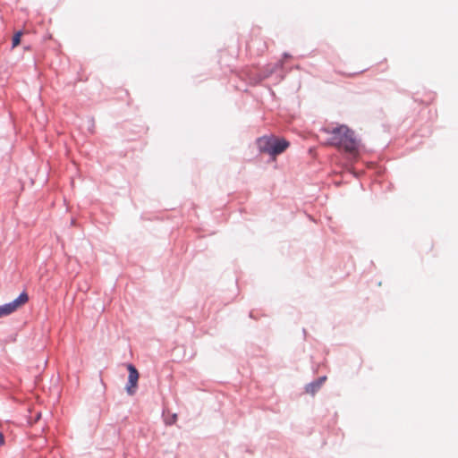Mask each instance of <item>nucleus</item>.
Returning <instances> with one entry per match:
<instances>
[{
    "label": "nucleus",
    "instance_id": "1",
    "mask_svg": "<svg viewBox=\"0 0 458 458\" xmlns=\"http://www.w3.org/2000/svg\"><path fill=\"white\" fill-rule=\"evenodd\" d=\"M322 131L330 135L328 139L329 145L343 149L351 155L357 154L358 141L355 139L354 132L348 126H327L323 128Z\"/></svg>",
    "mask_w": 458,
    "mask_h": 458
},
{
    "label": "nucleus",
    "instance_id": "2",
    "mask_svg": "<svg viewBox=\"0 0 458 458\" xmlns=\"http://www.w3.org/2000/svg\"><path fill=\"white\" fill-rule=\"evenodd\" d=\"M257 145L260 152L267 153L275 159L288 148L290 143L275 136H263L258 139Z\"/></svg>",
    "mask_w": 458,
    "mask_h": 458
},
{
    "label": "nucleus",
    "instance_id": "3",
    "mask_svg": "<svg viewBox=\"0 0 458 458\" xmlns=\"http://www.w3.org/2000/svg\"><path fill=\"white\" fill-rule=\"evenodd\" d=\"M28 301V294L25 292L21 293L13 301L0 306V318L12 314L20 307L27 303Z\"/></svg>",
    "mask_w": 458,
    "mask_h": 458
},
{
    "label": "nucleus",
    "instance_id": "4",
    "mask_svg": "<svg viewBox=\"0 0 458 458\" xmlns=\"http://www.w3.org/2000/svg\"><path fill=\"white\" fill-rule=\"evenodd\" d=\"M127 369L129 371V376L128 384L126 386V391L130 395H132L135 393L136 388L138 386V380L140 376L138 370L132 364H128Z\"/></svg>",
    "mask_w": 458,
    "mask_h": 458
},
{
    "label": "nucleus",
    "instance_id": "5",
    "mask_svg": "<svg viewBox=\"0 0 458 458\" xmlns=\"http://www.w3.org/2000/svg\"><path fill=\"white\" fill-rule=\"evenodd\" d=\"M22 36L21 31L16 32L13 37V48L16 47L21 43V38Z\"/></svg>",
    "mask_w": 458,
    "mask_h": 458
},
{
    "label": "nucleus",
    "instance_id": "6",
    "mask_svg": "<svg viewBox=\"0 0 458 458\" xmlns=\"http://www.w3.org/2000/svg\"><path fill=\"white\" fill-rule=\"evenodd\" d=\"M317 383L312 382L306 386V392L310 394H315L320 387H316Z\"/></svg>",
    "mask_w": 458,
    "mask_h": 458
},
{
    "label": "nucleus",
    "instance_id": "7",
    "mask_svg": "<svg viewBox=\"0 0 458 458\" xmlns=\"http://www.w3.org/2000/svg\"><path fill=\"white\" fill-rule=\"evenodd\" d=\"M327 377H319L318 380H316L315 382L317 383L316 385V387H321V386L324 384V382L326 381Z\"/></svg>",
    "mask_w": 458,
    "mask_h": 458
},
{
    "label": "nucleus",
    "instance_id": "8",
    "mask_svg": "<svg viewBox=\"0 0 458 458\" xmlns=\"http://www.w3.org/2000/svg\"><path fill=\"white\" fill-rule=\"evenodd\" d=\"M4 444V437L2 433H0V446Z\"/></svg>",
    "mask_w": 458,
    "mask_h": 458
},
{
    "label": "nucleus",
    "instance_id": "9",
    "mask_svg": "<svg viewBox=\"0 0 458 458\" xmlns=\"http://www.w3.org/2000/svg\"><path fill=\"white\" fill-rule=\"evenodd\" d=\"M365 71H366V69H363V70H360V72H355L354 74H360V73L364 72Z\"/></svg>",
    "mask_w": 458,
    "mask_h": 458
}]
</instances>
